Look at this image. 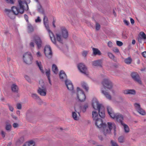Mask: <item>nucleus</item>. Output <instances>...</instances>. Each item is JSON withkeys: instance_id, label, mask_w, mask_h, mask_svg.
<instances>
[{"instance_id": "35", "label": "nucleus", "mask_w": 146, "mask_h": 146, "mask_svg": "<svg viewBox=\"0 0 146 146\" xmlns=\"http://www.w3.org/2000/svg\"><path fill=\"white\" fill-rule=\"evenodd\" d=\"M36 62L37 65L39 67V69L41 71V72L42 73H44V70L42 69V67L41 65V62H38L37 61H36Z\"/></svg>"}, {"instance_id": "15", "label": "nucleus", "mask_w": 146, "mask_h": 146, "mask_svg": "<svg viewBox=\"0 0 146 146\" xmlns=\"http://www.w3.org/2000/svg\"><path fill=\"white\" fill-rule=\"evenodd\" d=\"M122 93L125 94L134 95L136 94V91L134 89H126L122 90Z\"/></svg>"}, {"instance_id": "41", "label": "nucleus", "mask_w": 146, "mask_h": 146, "mask_svg": "<svg viewBox=\"0 0 146 146\" xmlns=\"http://www.w3.org/2000/svg\"><path fill=\"white\" fill-rule=\"evenodd\" d=\"M11 125L10 124H7L6 125L5 128L7 131H10L11 130Z\"/></svg>"}, {"instance_id": "4", "label": "nucleus", "mask_w": 146, "mask_h": 146, "mask_svg": "<svg viewBox=\"0 0 146 146\" xmlns=\"http://www.w3.org/2000/svg\"><path fill=\"white\" fill-rule=\"evenodd\" d=\"M24 62L27 64H30L32 62L33 57L30 52H27L25 53L23 56Z\"/></svg>"}, {"instance_id": "44", "label": "nucleus", "mask_w": 146, "mask_h": 146, "mask_svg": "<svg viewBox=\"0 0 146 146\" xmlns=\"http://www.w3.org/2000/svg\"><path fill=\"white\" fill-rule=\"evenodd\" d=\"M27 143L29 146H34L35 144V142L32 141H30Z\"/></svg>"}, {"instance_id": "11", "label": "nucleus", "mask_w": 146, "mask_h": 146, "mask_svg": "<svg viewBox=\"0 0 146 146\" xmlns=\"http://www.w3.org/2000/svg\"><path fill=\"white\" fill-rule=\"evenodd\" d=\"M134 106L135 109L139 113L142 115H145V111L141 107L140 105L139 104L135 103L134 104Z\"/></svg>"}, {"instance_id": "8", "label": "nucleus", "mask_w": 146, "mask_h": 146, "mask_svg": "<svg viewBox=\"0 0 146 146\" xmlns=\"http://www.w3.org/2000/svg\"><path fill=\"white\" fill-rule=\"evenodd\" d=\"M130 75L133 80L136 82L137 83L140 85L142 84V82L141 79L139 74L137 72H132Z\"/></svg>"}, {"instance_id": "55", "label": "nucleus", "mask_w": 146, "mask_h": 146, "mask_svg": "<svg viewBox=\"0 0 146 146\" xmlns=\"http://www.w3.org/2000/svg\"><path fill=\"white\" fill-rule=\"evenodd\" d=\"M41 21V20L40 19V18L39 17H38L37 19L35 20V22L36 23L40 22Z\"/></svg>"}, {"instance_id": "49", "label": "nucleus", "mask_w": 146, "mask_h": 146, "mask_svg": "<svg viewBox=\"0 0 146 146\" xmlns=\"http://www.w3.org/2000/svg\"><path fill=\"white\" fill-rule=\"evenodd\" d=\"M50 70L49 69L46 72V75L48 78H50Z\"/></svg>"}, {"instance_id": "48", "label": "nucleus", "mask_w": 146, "mask_h": 146, "mask_svg": "<svg viewBox=\"0 0 146 146\" xmlns=\"http://www.w3.org/2000/svg\"><path fill=\"white\" fill-rule=\"evenodd\" d=\"M7 105L9 107V110L13 112L14 110V108L13 107L10 105L9 104H7Z\"/></svg>"}, {"instance_id": "6", "label": "nucleus", "mask_w": 146, "mask_h": 146, "mask_svg": "<svg viewBox=\"0 0 146 146\" xmlns=\"http://www.w3.org/2000/svg\"><path fill=\"white\" fill-rule=\"evenodd\" d=\"M102 84L104 88L109 90L111 89L113 87V84L110 80L108 78H105L102 82Z\"/></svg>"}, {"instance_id": "54", "label": "nucleus", "mask_w": 146, "mask_h": 146, "mask_svg": "<svg viewBox=\"0 0 146 146\" xmlns=\"http://www.w3.org/2000/svg\"><path fill=\"white\" fill-rule=\"evenodd\" d=\"M17 108L18 109L20 110L21 109L22 106L21 104L20 103H18L17 104Z\"/></svg>"}, {"instance_id": "34", "label": "nucleus", "mask_w": 146, "mask_h": 146, "mask_svg": "<svg viewBox=\"0 0 146 146\" xmlns=\"http://www.w3.org/2000/svg\"><path fill=\"white\" fill-rule=\"evenodd\" d=\"M38 88H40L41 89L46 88L44 84V83L42 80H41L39 81V86Z\"/></svg>"}, {"instance_id": "53", "label": "nucleus", "mask_w": 146, "mask_h": 146, "mask_svg": "<svg viewBox=\"0 0 146 146\" xmlns=\"http://www.w3.org/2000/svg\"><path fill=\"white\" fill-rule=\"evenodd\" d=\"M116 44H117L119 46H121L123 44V43L119 41H117Z\"/></svg>"}, {"instance_id": "23", "label": "nucleus", "mask_w": 146, "mask_h": 146, "mask_svg": "<svg viewBox=\"0 0 146 146\" xmlns=\"http://www.w3.org/2000/svg\"><path fill=\"white\" fill-rule=\"evenodd\" d=\"M38 3L37 6V10L38 12L41 13L42 14H44L45 13L41 5H40L38 0H35Z\"/></svg>"}, {"instance_id": "3", "label": "nucleus", "mask_w": 146, "mask_h": 146, "mask_svg": "<svg viewBox=\"0 0 146 146\" xmlns=\"http://www.w3.org/2000/svg\"><path fill=\"white\" fill-rule=\"evenodd\" d=\"M44 15L43 22L45 27L48 32L52 42L55 45H56V39L54 34L50 30L48 24V17L46 16L45 13L43 14Z\"/></svg>"}, {"instance_id": "29", "label": "nucleus", "mask_w": 146, "mask_h": 146, "mask_svg": "<svg viewBox=\"0 0 146 146\" xmlns=\"http://www.w3.org/2000/svg\"><path fill=\"white\" fill-rule=\"evenodd\" d=\"M27 29L29 33L33 32L34 31V28L29 23H28Z\"/></svg>"}, {"instance_id": "33", "label": "nucleus", "mask_w": 146, "mask_h": 146, "mask_svg": "<svg viewBox=\"0 0 146 146\" xmlns=\"http://www.w3.org/2000/svg\"><path fill=\"white\" fill-rule=\"evenodd\" d=\"M56 35L57 41L63 44L62 40L61 38V35L59 34H56Z\"/></svg>"}, {"instance_id": "10", "label": "nucleus", "mask_w": 146, "mask_h": 146, "mask_svg": "<svg viewBox=\"0 0 146 146\" xmlns=\"http://www.w3.org/2000/svg\"><path fill=\"white\" fill-rule=\"evenodd\" d=\"M77 66L78 68L81 72L85 75H87V68L84 64L80 63L78 64Z\"/></svg>"}, {"instance_id": "62", "label": "nucleus", "mask_w": 146, "mask_h": 146, "mask_svg": "<svg viewBox=\"0 0 146 146\" xmlns=\"http://www.w3.org/2000/svg\"><path fill=\"white\" fill-rule=\"evenodd\" d=\"M30 46L31 47L34 48V43L33 42H31L30 43Z\"/></svg>"}, {"instance_id": "5", "label": "nucleus", "mask_w": 146, "mask_h": 146, "mask_svg": "<svg viewBox=\"0 0 146 146\" xmlns=\"http://www.w3.org/2000/svg\"><path fill=\"white\" fill-rule=\"evenodd\" d=\"M77 97L79 100L81 102L84 101L86 99V96L84 92L78 87L77 88Z\"/></svg>"}, {"instance_id": "46", "label": "nucleus", "mask_w": 146, "mask_h": 146, "mask_svg": "<svg viewBox=\"0 0 146 146\" xmlns=\"http://www.w3.org/2000/svg\"><path fill=\"white\" fill-rule=\"evenodd\" d=\"M111 146H119L115 141L111 140Z\"/></svg>"}, {"instance_id": "59", "label": "nucleus", "mask_w": 146, "mask_h": 146, "mask_svg": "<svg viewBox=\"0 0 146 146\" xmlns=\"http://www.w3.org/2000/svg\"><path fill=\"white\" fill-rule=\"evenodd\" d=\"M1 135L2 137L3 138L5 137V133L4 131H2L1 132Z\"/></svg>"}, {"instance_id": "32", "label": "nucleus", "mask_w": 146, "mask_h": 146, "mask_svg": "<svg viewBox=\"0 0 146 146\" xmlns=\"http://www.w3.org/2000/svg\"><path fill=\"white\" fill-rule=\"evenodd\" d=\"M122 125L124 127L125 131L126 133H128L129 131V129L128 125L124 123H122Z\"/></svg>"}, {"instance_id": "37", "label": "nucleus", "mask_w": 146, "mask_h": 146, "mask_svg": "<svg viewBox=\"0 0 146 146\" xmlns=\"http://www.w3.org/2000/svg\"><path fill=\"white\" fill-rule=\"evenodd\" d=\"M32 97L35 99H38L40 101H41V100L39 98V97L36 94H32Z\"/></svg>"}, {"instance_id": "26", "label": "nucleus", "mask_w": 146, "mask_h": 146, "mask_svg": "<svg viewBox=\"0 0 146 146\" xmlns=\"http://www.w3.org/2000/svg\"><path fill=\"white\" fill-rule=\"evenodd\" d=\"M12 91L14 92L18 93L19 88L18 86L15 84H13L11 86Z\"/></svg>"}, {"instance_id": "43", "label": "nucleus", "mask_w": 146, "mask_h": 146, "mask_svg": "<svg viewBox=\"0 0 146 146\" xmlns=\"http://www.w3.org/2000/svg\"><path fill=\"white\" fill-rule=\"evenodd\" d=\"M116 114L117 113H115L113 111L110 114H109V115L111 118L113 119H115L116 115Z\"/></svg>"}, {"instance_id": "51", "label": "nucleus", "mask_w": 146, "mask_h": 146, "mask_svg": "<svg viewBox=\"0 0 146 146\" xmlns=\"http://www.w3.org/2000/svg\"><path fill=\"white\" fill-rule=\"evenodd\" d=\"M100 27V24L97 23H96V30L97 31L99 30Z\"/></svg>"}, {"instance_id": "7", "label": "nucleus", "mask_w": 146, "mask_h": 146, "mask_svg": "<svg viewBox=\"0 0 146 146\" xmlns=\"http://www.w3.org/2000/svg\"><path fill=\"white\" fill-rule=\"evenodd\" d=\"M33 39L36 45L37 48L38 49H40L43 45L41 38L39 36L35 35L33 36Z\"/></svg>"}, {"instance_id": "22", "label": "nucleus", "mask_w": 146, "mask_h": 146, "mask_svg": "<svg viewBox=\"0 0 146 146\" xmlns=\"http://www.w3.org/2000/svg\"><path fill=\"white\" fill-rule=\"evenodd\" d=\"M101 90L102 93L104 95L107 99L110 100H111V96L108 92L104 90L103 88H101Z\"/></svg>"}, {"instance_id": "64", "label": "nucleus", "mask_w": 146, "mask_h": 146, "mask_svg": "<svg viewBox=\"0 0 146 146\" xmlns=\"http://www.w3.org/2000/svg\"><path fill=\"white\" fill-rule=\"evenodd\" d=\"M26 79L29 82H31V79L29 78V77L27 76H26L25 77Z\"/></svg>"}, {"instance_id": "19", "label": "nucleus", "mask_w": 146, "mask_h": 146, "mask_svg": "<svg viewBox=\"0 0 146 146\" xmlns=\"http://www.w3.org/2000/svg\"><path fill=\"white\" fill-rule=\"evenodd\" d=\"M115 119H116L117 122L121 123V124H122V123H123V115L119 113H117Z\"/></svg>"}, {"instance_id": "30", "label": "nucleus", "mask_w": 146, "mask_h": 146, "mask_svg": "<svg viewBox=\"0 0 146 146\" xmlns=\"http://www.w3.org/2000/svg\"><path fill=\"white\" fill-rule=\"evenodd\" d=\"M132 61V59L131 57H128L125 58L124 60L125 62L127 64H131Z\"/></svg>"}, {"instance_id": "2", "label": "nucleus", "mask_w": 146, "mask_h": 146, "mask_svg": "<svg viewBox=\"0 0 146 146\" xmlns=\"http://www.w3.org/2000/svg\"><path fill=\"white\" fill-rule=\"evenodd\" d=\"M22 3L21 1H20L19 3H18L19 6V8L13 6L11 7L12 11L10 10L5 9V12L7 13V14L11 18L12 17L11 16L12 14V12L15 15H17L19 13L21 14H23L25 11L24 7H23L21 4Z\"/></svg>"}, {"instance_id": "38", "label": "nucleus", "mask_w": 146, "mask_h": 146, "mask_svg": "<svg viewBox=\"0 0 146 146\" xmlns=\"http://www.w3.org/2000/svg\"><path fill=\"white\" fill-rule=\"evenodd\" d=\"M82 85L83 88H84L86 90L88 91V86L87 84L84 82L82 83Z\"/></svg>"}, {"instance_id": "50", "label": "nucleus", "mask_w": 146, "mask_h": 146, "mask_svg": "<svg viewBox=\"0 0 146 146\" xmlns=\"http://www.w3.org/2000/svg\"><path fill=\"white\" fill-rule=\"evenodd\" d=\"M115 53L119 52V50L118 48L117 47H114L112 50Z\"/></svg>"}, {"instance_id": "9", "label": "nucleus", "mask_w": 146, "mask_h": 146, "mask_svg": "<svg viewBox=\"0 0 146 146\" xmlns=\"http://www.w3.org/2000/svg\"><path fill=\"white\" fill-rule=\"evenodd\" d=\"M44 53L46 56L48 58H52V53L51 48L50 46H46L44 49Z\"/></svg>"}, {"instance_id": "12", "label": "nucleus", "mask_w": 146, "mask_h": 146, "mask_svg": "<svg viewBox=\"0 0 146 146\" xmlns=\"http://www.w3.org/2000/svg\"><path fill=\"white\" fill-rule=\"evenodd\" d=\"M62 36L65 38H67L68 36V33L66 28L63 26L60 27Z\"/></svg>"}, {"instance_id": "27", "label": "nucleus", "mask_w": 146, "mask_h": 146, "mask_svg": "<svg viewBox=\"0 0 146 146\" xmlns=\"http://www.w3.org/2000/svg\"><path fill=\"white\" fill-rule=\"evenodd\" d=\"M33 116V114L31 113L27 112L26 114V119L29 121H31Z\"/></svg>"}, {"instance_id": "1", "label": "nucleus", "mask_w": 146, "mask_h": 146, "mask_svg": "<svg viewBox=\"0 0 146 146\" xmlns=\"http://www.w3.org/2000/svg\"><path fill=\"white\" fill-rule=\"evenodd\" d=\"M92 118L95 124L97 127L100 128V131L103 133L105 136L110 134L111 129H113L115 134L116 125L114 123L111 122L108 123V126L105 123L103 122L102 119L99 118L98 113L95 111H93L92 113Z\"/></svg>"}, {"instance_id": "13", "label": "nucleus", "mask_w": 146, "mask_h": 146, "mask_svg": "<svg viewBox=\"0 0 146 146\" xmlns=\"http://www.w3.org/2000/svg\"><path fill=\"white\" fill-rule=\"evenodd\" d=\"M92 105L94 109H98L102 106V104H100L96 99L93 100L92 102Z\"/></svg>"}, {"instance_id": "52", "label": "nucleus", "mask_w": 146, "mask_h": 146, "mask_svg": "<svg viewBox=\"0 0 146 146\" xmlns=\"http://www.w3.org/2000/svg\"><path fill=\"white\" fill-rule=\"evenodd\" d=\"M24 17L27 23H29V22L28 19L29 17L26 14H25L24 15Z\"/></svg>"}, {"instance_id": "58", "label": "nucleus", "mask_w": 146, "mask_h": 146, "mask_svg": "<svg viewBox=\"0 0 146 146\" xmlns=\"http://www.w3.org/2000/svg\"><path fill=\"white\" fill-rule=\"evenodd\" d=\"M13 126L14 128H16L19 125L17 123H14L13 125Z\"/></svg>"}, {"instance_id": "31", "label": "nucleus", "mask_w": 146, "mask_h": 146, "mask_svg": "<svg viewBox=\"0 0 146 146\" xmlns=\"http://www.w3.org/2000/svg\"><path fill=\"white\" fill-rule=\"evenodd\" d=\"M24 138L23 137H21L16 142V144L17 145H19L23 143L24 141Z\"/></svg>"}, {"instance_id": "17", "label": "nucleus", "mask_w": 146, "mask_h": 146, "mask_svg": "<svg viewBox=\"0 0 146 146\" xmlns=\"http://www.w3.org/2000/svg\"><path fill=\"white\" fill-rule=\"evenodd\" d=\"M59 76L60 79L62 81H64L65 82L66 80H68L67 79V76L63 70H62L60 71Z\"/></svg>"}, {"instance_id": "57", "label": "nucleus", "mask_w": 146, "mask_h": 146, "mask_svg": "<svg viewBox=\"0 0 146 146\" xmlns=\"http://www.w3.org/2000/svg\"><path fill=\"white\" fill-rule=\"evenodd\" d=\"M123 22L125 24L127 25H128L129 24V22L126 20H124Z\"/></svg>"}, {"instance_id": "61", "label": "nucleus", "mask_w": 146, "mask_h": 146, "mask_svg": "<svg viewBox=\"0 0 146 146\" xmlns=\"http://www.w3.org/2000/svg\"><path fill=\"white\" fill-rule=\"evenodd\" d=\"M142 38L140 36H139L138 38V40L139 42L140 43H141L142 41Z\"/></svg>"}, {"instance_id": "25", "label": "nucleus", "mask_w": 146, "mask_h": 146, "mask_svg": "<svg viewBox=\"0 0 146 146\" xmlns=\"http://www.w3.org/2000/svg\"><path fill=\"white\" fill-rule=\"evenodd\" d=\"M92 50L93 51V54L94 55H101L102 53L100 51V50H99L98 48H92Z\"/></svg>"}, {"instance_id": "14", "label": "nucleus", "mask_w": 146, "mask_h": 146, "mask_svg": "<svg viewBox=\"0 0 146 146\" xmlns=\"http://www.w3.org/2000/svg\"><path fill=\"white\" fill-rule=\"evenodd\" d=\"M21 1L22 2V5L23 7H24L25 11H27L29 9L28 5V4L30 3V0H24V1H22L21 0H18V2L19 3V1Z\"/></svg>"}, {"instance_id": "63", "label": "nucleus", "mask_w": 146, "mask_h": 146, "mask_svg": "<svg viewBox=\"0 0 146 146\" xmlns=\"http://www.w3.org/2000/svg\"><path fill=\"white\" fill-rule=\"evenodd\" d=\"M6 2L7 3H9V2L11 4H13L14 3V2L13 0H9V1H8V0H5Z\"/></svg>"}, {"instance_id": "39", "label": "nucleus", "mask_w": 146, "mask_h": 146, "mask_svg": "<svg viewBox=\"0 0 146 146\" xmlns=\"http://www.w3.org/2000/svg\"><path fill=\"white\" fill-rule=\"evenodd\" d=\"M118 141L120 143H123L124 142L125 139L124 137L123 136H120L118 138Z\"/></svg>"}, {"instance_id": "45", "label": "nucleus", "mask_w": 146, "mask_h": 146, "mask_svg": "<svg viewBox=\"0 0 146 146\" xmlns=\"http://www.w3.org/2000/svg\"><path fill=\"white\" fill-rule=\"evenodd\" d=\"M140 34L142 37L144 39H146V35L143 32H141L140 33Z\"/></svg>"}, {"instance_id": "42", "label": "nucleus", "mask_w": 146, "mask_h": 146, "mask_svg": "<svg viewBox=\"0 0 146 146\" xmlns=\"http://www.w3.org/2000/svg\"><path fill=\"white\" fill-rule=\"evenodd\" d=\"M107 108V111L109 115V114H110L113 111L112 108L110 106H108Z\"/></svg>"}, {"instance_id": "56", "label": "nucleus", "mask_w": 146, "mask_h": 146, "mask_svg": "<svg viewBox=\"0 0 146 146\" xmlns=\"http://www.w3.org/2000/svg\"><path fill=\"white\" fill-rule=\"evenodd\" d=\"M108 45L110 47H111L112 46V43L111 41H109L108 43Z\"/></svg>"}, {"instance_id": "21", "label": "nucleus", "mask_w": 146, "mask_h": 146, "mask_svg": "<svg viewBox=\"0 0 146 146\" xmlns=\"http://www.w3.org/2000/svg\"><path fill=\"white\" fill-rule=\"evenodd\" d=\"M103 60L102 59L98 60L93 62L92 65L95 66L102 67Z\"/></svg>"}, {"instance_id": "47", "label": "nucleus", "mask_w": 146, "mask_h": 146, "mask_svg": "<svg viewBox=\"0 0 146 146\" xmlns=\"http://www.w3.org/2000/svg\"><path fill=\"white\" fill-rule=\"evenodd\" d=\"M88 51H84L82 52V56L84 57H86L88 53Z\"/></svg>"}, {"instance_id": "40", "label": "nucleus", "mask_w": 146, "mask_h": 146, "mask_svg": "<svg viewBox=\"0 0 146 146\" xmlns=\"http://www.w3.org/2000/svg\"><path fill=\"white\" fill-rule=\"evenodd\" d=\"M88 108V104H85L84 106L81 109L83 113H84L86 111V109Z\"/></svg>"}, {"instance_id": "20", "label": "nucleus", "mask_w": 146, "mask_h": 146, "mask_svg": "<svg viewBox=\"0 0 146 146\" xmlns=\"http://www.w3.org/2000/svg\"><path fill=\"white\" fill-rule=\"evenodd\" d=\"M99 115L101 117L104 118L105 117L104 108L103 106L98 109Z\"/></svg>"}, {"instance_id": "60", "label": "nucleus", "mask_w": 146, "mask_h": 146, "mask_svg": "<svg viewBox=\"0 0 146 146\" xmlns=\"http://www.w3.org/2000/svg\"><path fill=\"white\" fill-rule=\"evenodd\" d=\"M142 56L144 58H146V52L144 51L141 53Z\"/></svg>"}, {"instance_id": "36", "label": "nucleus", "mask_w": 146, "mask_h": 146, "mask_svg": "<svg viewBox=\"0 0 146 146\" xmlns=\"http://www.w3.org/2000/svg\"><path fill=\"white\" fill-rule=\"evenodd\" d=\"M107 54L108 56L111 59L114 61H116V60L115 59V56L111 53L108 52Z\"/></svg>"}, {"instance_id": "16", "label": "nucleus", "mask_w": 146, "mask_h": 146, "mask_svg": "<svg viewBox=\"0 0 146 146\" xmlns=\"http://www.w3.org/2000/svg\"><path fill=\"white\" fill-rule=\"evenodd\" d=\"M75 112H72V117L74 120H78L79 119V117H80V113L77 112L76 110H75Z\"/></svg>"}, {"instance_id": "18", "label": "nucleus", "mask_w": 146, "mask_h": 146, "mask_svg": "<svg viewBox=\"0 0 146 146\" xmlns=\"http://www.w3.org/2000/svg\"><path fill=\"white\" fill-rule=\"evenodd\" d=\"M65 82L68 90H73L74 88L70 80H66Z\"/></svg>"}, {"instance_id": "24", "label": "nucleus", "mask_w": 146, "mask_h": 146, "mask_svg": "<svg viewBox=\"0 0 146 146\" xmlns=\"http://www.w3.org/2000/svg\"><path fill=\"white\" fill-rule=\"evenodd\" d=\"M38 93L40 95L42 96H45L46 93V88L41 89L38 88L37 90Z\"/></svg>"}, {"instance_id": "28", "label": "nucleus", "mask_w": 146, "mask_h": 146, "mask_svg": "<svg viewBox=\"0 0 146 146\" xmlns=\"http://www.w3.org/2000/svg\"><path fill=\"white\" fill-rule=\"evenodd\" d=\"M52 70L53 72L56 74H57L58 72V69L57 67L55 64H53L52 66Z\"/></svg>"}]
</instances>
